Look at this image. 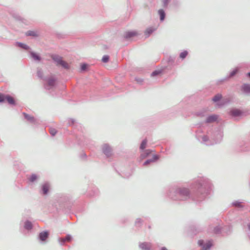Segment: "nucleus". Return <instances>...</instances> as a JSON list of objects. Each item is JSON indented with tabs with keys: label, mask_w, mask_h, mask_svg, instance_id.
<instances>
[{
	"label": "nucleus",
	"mask_w": 250,
	"mask_h": 250,
	"mask_svg": "<svg viewBox=\"0 0 250 250\" xmlns=\"http://www.w3.org/2000/svg\"><path fill=\"white\" fill-rule=\"evenodd\" d=\"M7 102L9 105L16 106L17 104L15 99L9 94L0 93V103Z\"/></svg>",
	"instance_id": "f257e3e1"
},
{
	"label": "nucleus",
	"mask_w": 250,
	"mask_h": 250,
	"mask_svg": "<svg viewBox=\"0 0 250 250\" xmlns=\"http://www.w3.org/2000/svg\"><path fill=\"white\" fill-rule=\"evenodd\" d=\"M49 236V231L48 230H43L40 232L37 239L42 244H45L47 242Z\"/></svg>",
	"instance_id": "f03ea898"
},
{
	"label": "nucleus",
	"mask_w": 250,
	"mask_h": 250,
	"mask_svg": "<svg viewBox=\"0 0 250 250\" xmlns=\"http://www.w3.org/2000/svg\"><path fill=\"white\" fill-rule=\"evenodd\" d=\"M44 81L47 82L44 84V87L45 89L49 90L55 85L57 79L54 77H50L44 79Z\"/></svg>",
	"instance_id": "7ed1b4c3"
},
{
	"label": "nucleus",
	"mask_w": 250,
	"mask_h": 250,
	"mask_svg": "<svg viewBox=\"0 0 250 250\" xmlns=\"http://www.w3.org/2000/svg\"><path fill=\"white\" fill-rule=\"evenodd\" d=\"M177 193L180 197L174 198L175 200H186L189 197V194L188 190L185 188H180Z\"/></svg>",
	"instance_id": "20e7f679"
},
{
	"label": "nucleus",
	"mask_w": 250,
	"mask_h": 250,
	"mask_svg": "<svg viewBox=\"0 0 250 250\" xmlns=\"http://www.w3.org/2000/svg\"><path fill=\"white\" fill-rule=\"evenodd\" d=\"M50 188V185L49 183L46 182L43 183L41 187V194L43 196L47 195L49 192Z\"/></svg>",
	"instance_id": "39448f33"
},
{
	"label": "nucleus",
	"mask_w": 250,
	"mask_h": 250,
	"mask_svg": "<svg viewBox=\"0 0 250 250\" xmlns=\"http://www.w3.org/2000/svg\"><path fill=\"white\" fill-rule=\"evenodd\" d=\"M40 178V176L36 173H32L27 175V180L29 184L37 183Z\"/></svg>",
	"instance_id": "423d86ee"
},
{
	"label": "nucleus",
	"mask_w": 250,
	"mask_h": 250,
	"mask_svg": "<svg viewBox=\"0 0 250 250\" xmlns=\"http://www.w3.org/2000/svg\"><path fill=\"white\" fill-rule=\"evenodd\" d=\"M10 14L17 21H20L23 23H25L26 20L24 19L19 13L15 11H11L9 12Z\"/></svg>",
	"instance_id": "0eeeda50"
},
{
	"label": "nucleus",
	"mask_w": 250,
	"mask_h": 250,
	"mask_svg": "<svg viewBox=\"0 0 250 250\" xmlns=\"http://www.w3.org/2000/svg\"><path fill=\"white\" fill-rule=\"evenodd\" d=\"M22 115L24 119L29 123L34 125H37L38 124V122L37 119H35L33 116H30L25 112H23Z\"/></svg>",
	"instance_id": "6e6552de"
},
{
	"label": "nucleus",
	"mask_w": 250,
	"mask_h": 250,
	"mask_svg": "<svg viewBox=\"0 0 250 250\" xmlns=\"http://www.w3.org/2000/svg\"><path fill=\"white\" fill-rule=\"evenodd\" d=\"M198 244L202 247L201 250H208L212 246V242L208 241L206 244H204V241L203 240H199L198 241Z\"/></svg>",
	"instance_id": "1a4fd4ad"
},
{
	"label": "nucleus",
	"mask_w": 250,
	"mask_h": 250,
	"mask_svg": "<svg viewBox=\"0 0 250 250\" xmlns=\"http://www.w3.org/2000/svg\"><path fill=\"white\" fill-rule=\"evenodd\" d=\"M230 114L233 117H242L244 115V112L237 109H232L230 111Z\"/></svg>",
	"instance_id": "9d476101"
},
{
	"label": "nucleus",
	"mask_w": 250,
	"mask_h": 250,
	"mask_svg": "<svg viewBox=\"0 0 250 250\" xmlns=\"http://www.w3.org/2000/svg\"><path fill=\"white\" fill-rule=\"evenodd\" d=\"M23 228L28 231H31L33 229V223L30 221L26 220L24 222Z\"/></svg>",
	"instance_id": "9b49d317"
},
{
	"label": "nucleus",
	"mask_w": 250,
	"mask_h": 250,
	"mask_svg": "<svg viewBox=\"0 0 250 250\" xmlns=\"http://www.w3.org/2000/svg\"><path fill=\"white\" fill-rule=\"evenodd\" d=\"M51 58L52 60L57 63V65L62 66V58L58 55H52Z\"/></svg>",
	"instance_id": "f8f14e48"
},
{
	"label": "nucleus",
	"mask_w": 250,
	"mask_h": 250,
	"mask_svg": "<svg viewBox=\"0 0 250 250\" xmlns=\"http://www.w3.org/2000/svg\"><path fill=\"white\" fill-rule=\"evenodd\" d=\"M103 152L107 157H109L111 155L112 149L108 145L105 144L103 146Z\"/></svg>",
	"instance_id": "ddd939ff"
},
{
	"label": "nucleus",
	"mask_w": 250,
	"mask_h": 250,
	"mask_svg": "<svg viewBox=\"0 0 250 250\" xmlns=\"http://www.w3.org/2000/svg\"><path fill=\"white\" fill-rule=\"evenodd\" d=\"M30 57L36 61L40 62L42 60L41 57L39 54L33 51L29 52Z\"/></svg>",
	"instance_id": "4468645a"
},
{
	"label": "nucleus",
	"mask_w": 250,
	"mask_h": 250,
	"mask_svg": "<svg viewBox=\"0 0 250 250\" xmlns=\"http://www.w3.org/2000/svg\"><path fill=\"white\" fill-rule=\"evenodd\" d=\"M15 45L16 46L19 47L25 50H29L31 49L28 45L22 42H17L15 43Z\"/></svg>",
	"instance_id": "2eb2a0df"
},
{
	"label": "nucleus",
	"mask_w": 250,
	"mask_h": 250,
	"mask_svg": "<svg viewBox=\"0 0 250 250\" xmlns=\"http://www.w3.org/2000/svg\"><path fill=\"white\" fill-rule=\"evenodd\" d=\"M26 36H32L33 37H38L39 34L36 31L28 30L25 33Z\"/></svg>",
	"instance_id": "dca6fc26"
},
{
	"label": "nucleus",
	"mask_w": 250,
	"mask_h": 250,
	"mask_svg": "<svg viewBox=\"0 0 250 250\" xmlns=\"http://www.w3.org/2000/svg\"><path fill=\"white\" fill-rule=\"evenodd\" d=\"M140 247L143 250H149L151 248V245L148 243H143L140 245Z\"/></svg>",
	"instance_id": "f3484780"
},
{
	"label": "nucleus",
	"mask_w": 250,
	"mask_h": 250,
	"mask_svg": "<svg viewBox=\"0 0 250 250\" xmlns=\"http://www.w3.org/2000/svg\"><path fill=\"white\" fill-rule=\"evenodd\" d=\"M217 119V116L213 115H211V116H209V117H208L206 121L207 123H212V122L215 121Z\"/></svg>",
	"instance_id": "a211bd4d"
},
{
	"label": "nucleus",
	"mask_w": 250,
	"mask_h": 250,
	"mask_svg": "<svg viewBox=\"0 0 250 250\" xmlns=\"http://www.w3.org/2000/svg\"><path fill=\"white\" fill-rule=\"evenodd\" d=\"M242 90L245 93L247 94L250 93V84H244L242 86Z\"/></svg>",
	"instance_id": "6ab92c4d"
},
{
	"label": "nucleus",
	"mask_w": 250,
	"mask_h": 250,
	"mask_svg": "<svg viewBox=\"0 0 250 250\" xmlns=\"http://www.w3.org/2000/svg\"><path fill=\"white\" fill-rule=\"evenodd\" d=\"M137 35V33L135 31H130L127 32L125 33V37L126 39L130 38L132 37L135 36Z\"/></svg>",
	"instance_id": "aec40b11"
},
{
	"label": "nucleus",
	"mask_w": 250,
	"mask_h": 250,
	"mask_svg": "<svg viewBox=\"0 0 250 250\" xmlns=\"http://www.w3.org/2000/svg\"><path fill=\"white\" fill-rule=\"evenodd\" d=\"M37 76L41 79L44 80V79H46V78H44L43 76V72L41 68H37Z\"/></svg>",
	"instance_id": "412c9836"
},
{
	"label": "nucleus",
	"mask_w": 250,
	"mask_h": 250,
	"mask_svg": "<svg viewBox=\"0 0 250 250\" xmlns=\"http://www.w3.org/2000/svg\"><path fill=\"white\" fill-rule=\"evenodd\" d=\"M158 159V156L157 155H154L153 157V159L151 160H148L146 161L145 162L144 164V166H146L148 164H150V163L155 161V160H157Z\"/></svg>",
	"instance_id": "4be33fe9"
},
{
	"label": "nucleus",
	"mask_w": 250,
	"mask_h": 250,
	"mask_svg": "<svg viewBox=\"0 0 250 250\" xmlns=\"http://www.w3.org/2000/svg\"><path fill=\"white\" fill-rule=\"evenodd\" d=\"M49 132L52 136H54L57 134L58 131L54 128L50 127L49 128Z\"/></svg>",
	"instance_id": "5701e85b"
},
{
	"label": "nucleus",
	"mask_w": 250,
	"mask_h": 250,
	"mask_svg": "<svg viewBox=\"0 0 250 250\" xmlns=\"http://www.w3.org/2000/svg\"><path fill=\"white\" fill-rule=\"evenodd\" d=\"M158 12L160 16L161 21H163L165 17V13L164 11L163 10L160 9L159 10Z\"/></svg>",
	"instance_id": "b1692460"
},
{
	"label": "nucleus",
	"mask_w": 250,
	"mask_h": 250,
	"mask_svg": "<svg viewBox=\"0 0 250 250\" xmlns=\"http://www.w3.org/2000/svg\"><path fill=\"white\" fill-rule=\"evenodd\" d=\"M155 28H152V27H150V28H147L146 31V32H145V34H147L148 36H149L150 34H151L155 30Z\"/></svg>",
	"instance_id": "393cba45"
},
{
	"label": "nucleus",
	"mask_w": 250,
	"mask_h": 250,
	"mask_svg": "<svg viewBox=\"0 0 250 250\" xmlns=\"http://www.w3.org/2000/svg\"><path fill=\"white\" fill-rule=\"evenodd\" d=\"M150 153L151 151L150 150H146L141 154V157L142 158H145L147 157Z\"/></svg>",
	"instance_id": "a878e982"
},
{
	"label": "nucleus",
	"mask_w": 250,
	"mask_h": 250,
	"mask_svg": "<svg viewBox=\"0 0 250 250\" xmlns=\"http://www.w3.org/2000/svg\"><path fill=\"white\" fill-rule=\"evenodd\" d=\"M221 95L220 94H217L213 98V101L215 102H217L221 99Z\"/></svg>",
	"instance_id": "bb28decb"
},
{
	"label": "nucleus",
	"mask_w": 250,
	"mask_h": 250,
	"mask_svg": "<svg viewBox=\"0 0 250 250\" xmlns=\"http://www.w3.org/2000/svg\"><path fill=\"white\" fill-rule=\"evenodd\" d=\"M146 143H147L146 140H143L141 144L140 148L142 149H144L146 146Z\"/></svg>",
	"instance_id": "cd10ccee"
},
{
	"label": "nucleus",
	"mask_w": 250,
	"mask_h": 250,
	"mask_svg": "<svg viewBox=\"0 0 250 250\" xmlns=\"http://www.w3.org/2000/svg\"><path fill=\"white\" fill-rule=\"evenodd\" d=\"M187 55H188V52L187 51H184V52L181 53V54L180 55V57L182 59H184L185 58H186V57L187 56Z\"/></svg>",
	"instance_id": "c85d7f7f"
},
{
	"label": "nucleus",
	"mask_w": 250,
	"mask_h": 250,
	"mask_svg": "<svg viewBox=\"0 0 250 250\" xmlns=\"http://www.w3.org/2000/svg\"><path fill=\"white\" fill-rule=\"evenodd\" d=\"M88 67V65L85 63H83L81 66V69L82 71H85Z\"/></svg>",
	"instance_id": "c756f323"
},
{
	"label": "nucleus",
	"mask_w": 250,
	"mask_h": 250,
	"mask_svg": "<svg viewBox=\"0 0 250 250\" xmlns=\"http://www.w3.org/2000/svg\"><path fill=\"white\" fill-rule=\"evenodd\" d=\"M109 60V56L107 55H104L102 58V61L104 62H107Z\"/></svg>",
	"instance_id": "7c9ffc66"
},
{
	"label": "nucleus",
	"mask_w": 250,
	"mask_h": 250,
	"mask_svg": "<svg viewBox=\"0 0 250 250\" xmlns=\"http://www.w3.org/2000/svg\"><path fill=\"white\" fill-rule=\"evenodd\" d=\"M71 239V236L70 235H67L65 237V238H63V242L64 241H70Z\"/></svg>",
	"instance_id": "2f4dec72"
},
{
	"label": "nucleus",
	"mask_w": 250,
	"mask_h": 250,
	"mask_svg": "<svg viewBox=\"0 0 250 250\" xmlns=\"http://www.w3.org/2000/svg\"><path fill=\"white\" fill-rule=\"evenodd\" d=\"M241 203L239 202L238 201H236V202H233L232 203V205L234 206L237 207H241Z\"/></svg>",
	"instance_id": "473e14b6"
},
{
	"label": "nucleus",
	"mask_w": 250,
	"mask_h": 250,
	"mask_svg": "<svg viewBox=\"0 0 250 250\" xmlns=\"http://www.w3.org/2000/svg\"><path fill=\"white\" fill-rule=\"evenodd\" d=\"M238 71V69L237 68H236L235 69H234V70H233L230 74V77H232L234 75H235V74Z\"/></svg>",
	"instance_id": "72a5a7b5"
},
{
	"label": "nucleus",
	"mask_w": 250,
	"mask_h": 250,
	"mask_svg": "<svg viewBox=\"0 0 250 250\" xmlns=\"http://www.w3.org/2000/svg\"><path fill=\"white\" fill-rule=\"evenodd\" d=\"M160 73H161L160 71H155L152 73L151 76H155L156 75L159 74Z\"/></svg>",
	"instance_id": "f704fd0d"
},
{
	"label": "nucleus",
	"mask_w": 250,
	"mask_h": 250,
	"mask_svg": "<svg viewBox=\"0 0 250 250\" xmlns=\"http://www.w3.org/2000/svg\"><path fill=\"white\" fill-rule=\"evenodd\" d=\"M168 0H163V2L164 6H167L168 4Z\"/></svg>",
	"instance_id": "c9c22d12"
},
{
	"label": "nucleus",
	"mask_w": 250,
	"mask_h": 250,
	"mask_svg": "<svg viewBox=\"0 0 250 250\" xmlns=\"http://www.w3.org/2000/svg\"><path fill=\"white\" fill-rule=\"evenodd\" d=\"M69 65L66 62L63 61V68H68Z\"/></svg>",
	"instance_id": "e433bc0d"
},
{
	"label": "nucleus",
	"mask_w": 250,
	"mask_h": 250,
	"mask_svg": "<svg viewBox=\"0 0 250 250\" xmlns=\"http://www.w3.org/2000/svg\"><path fill=\"white\" fill-rule=\"evenodd\" d=\"M59 243L61 245H62V238L60 237L59 238Z\"/></svg>",
	"instance_id": "4c0bfd02"
},
{
	"label": "nucleus",
	"mask_w": 250,
	"mask_h": 250,
	"mask_svg": "<svg viewBox=\"0 0 250 250\" xmlns=\"http://www.w3.org/2000/svg\"><path fill=\"white\" fill-rule=\"evenodd\" d=\"M203 139L204 142H206L208 140V138L207 136H204Z\"/></svg>",
	"instance_id": "58836bf2"
},
{
	"label": "nucleus",
	"mask_w": 250,
	"mask_h": 250,
	"mask_svg": "<svg viewBox=\"0 0 250 250\" xmlns=\"http://www.w3.org/2000/svg\"><path fill=\"white\" fill-rule=\"evenodd\" d=\"M248 227L249 229L250 230V223L248 224Z\"/></svg>",
	"instance_id": "ea45409f"
},
{
	"label": "nucleus",
	"mask_w": 250,
	"mask_h": 250,
	"mask_svg": "<svg viewBox=\"0 0 250 250\" xmlns=\"http://www.w3.org/2000/svg\"><path fill=\"white\" fill-rule=\"evenodd\" d=\"M162 250H167L165 248H163Z\"/></svg>",
	"instance_id": "a19ab883"
},
{
	"label": "nucleus",
	"mask_w": 250,
	"mask_h": 250,
	"mask_svg": "<svg viewBox=\"0 0 250 250\" xmlns=\"http://www.w3.org/2000/svg\"><path fill=\"white\" fill-rule=\"evenodd\" d=\"M248 76L250 77V72H249V73H248Z\"/></svg>",
	"instance_id": "79ce46f5"
},
{
	"label": "nucleus",
	"mask_w": 250,
	"mask_h": 250,
	"mask_svg": "<svg viewBox=\"0 0 250 250\" xmlns=\"http://www.w3.org/2000/svg\"><path fill=\"white\" fill-rule=\"evenodd\" d=\"M220 138H222V135H221V134H220Z\"/></svg>",
	"instance_id": "37998d69"
},
{
	"label": "nucleus",
	"mask_w": 250,
	"mask_h": 250,
	"mask_svg": "<svg viewBox=\"0 0 250 250\" xmlns=\"http://www.w3.org/2000/svg\"><path fill=\"white\" fill-rule=\"evenodd\" d=\"M140 221V219H137V222H138V221Z\"/></svg>",
	"instance_id": "c03bdc74"
}]
</instances>
